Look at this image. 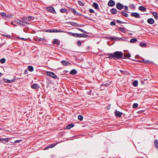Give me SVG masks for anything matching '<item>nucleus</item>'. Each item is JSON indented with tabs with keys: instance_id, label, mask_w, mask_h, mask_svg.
I'll return each instance as SVG.
<instances>
[{
	"instance_id": "nucleus-1",
	"label": "nucleus",
	"mask_w": 158,
	"mask_h": 158,
	"mask_svg": "<svg viewBox=\"0 0 158 158\" xmlns=\"http://www.w3.org/2000/svg\"><path fill=\"white\" fill-rule=\"evenodd\" d=\"M114 59H118L122 58L123 53V52L119 51H116L113 53Z\"/></svg>"
},
{
	"instance_id": "nucleus-2",
	"label": "nucleus",
	"mask_w": 158,
	"mask_h": 158,
	"mask_svg": "<svg viewBox=\"0 0 158 158\" xmlns=\"http://www.w3.org/2000/svg\"><path fill=\"white\" fill-rule=\"evenodd\" d=\"M16 22L18 24H19L23 26H25L27 24H29V23L25 21H23L19 19H18Z\"/></svg>"
},
{
	"instance_id": "nucleus-3",
	"label": "nucleus",
	"mask_w": 158,
	"mask_h": 158,
	"mask_svg": "<svg viewBox=\"0 0 158 158\" xmlns=\"http://www.w3.org/2000/svg\"><path fill=\"white\" fill-rule=\"evenodd\" d=\"M1 16L5 19H10V15H7L5 13L2 12L1 13Z\"/></svg>"
},
{
	"instance_id": "nucleus-4",
	"label": "nucleus",
	"mask_w": 158,
	"mask_h": 158,
	"mask_svg": "<svg viewBox=\"0 0 158 158\" xmlns=\"http://www.w3.org/2000/svg\"><path fill=\"white\" fill-rule=\"evenodd\" d=\"M47 10L49 12H50L52 13L55 14L56 13V12L55 11V10L54 8L52 6H50L49 7H48L47 8Z\"/></svg>"
},
{
	"instance_id": "nucleus-5",
	"label": "nucleus",
	"mask_w": 158,
	"mask_h": 158,
	"mask_svg": "<svg viewBox=\"0 0 158 158\" xmlns=\"http://www.w3.org/2000/svg\"><path fill=\"white\" fill-rule=\"evenodd\" d=\"M47 73L48 75L53 78L54 79H56L57 78V76L53 72H48Z\"/></svg>"
},
{
	"instance_id": "nucleus-6",
	"label": "nucleus",
	"mask_w": 158,
	"mask_h": 158,
	"mask_svg": "<svg viewBox=\"0 0 158 158\" xmlns=\"http://www.w3.org/2000/svg\"><path fill=\"white\" fill-rule=\"evenodd\" d=\"M116 7L119 10H121L123 8V5L120 3H118L116 5Z\"/></svg>"
},
{
	"instance_id": "nucleus-7",
	"label": "nucleus",
	"mask_w": 158,
	"mask_h": 158,
	"mask_svg": "<svg viewBox=\"0 0 158 158\" xmlns=\"http://www.w3.org/2000/svg\"><path fill=\"white\" fill-rule=\"evenodd\" d=\"M115 4V2L112 0H110L109 1L108 5L109 6H113Z\"/></svg>"
},
{
	"instance_id": "nucleus-8",
	"label": "nucleus",
	"mask_w": 158,
	"mask_h": 158,
	"mask_svg": "<svg viewBox=\"0 0 158 158\" xmlns=\"http://www.w3.org/2000/svg\"><path fill=\"white\" fill-rule=\"evenodd\" d=\"M131 15L136 18H139L140 17L139 15L136 12H132L131 13Z\"/></svg>"
},
{
	"instance_id": "nucleus-9",
	"label": "nucleus",
	"mask_w": 158,
	"mask_h": 158,
	"mask_svg": "<svg viewBox=\"0 0 158 158\" xmlns=\"http://www.w3.org/2000/svg\"><path fill=\"white\" fill-rule=\"evenodd\" d=\"M47 31L49 32H61V31H59L57 29L48 30Z\"/></svg>"
},
{
	"instance_id": "nucleus-10",
	"label": "nucleus",
	"mask_w": 158,
	"mask_h": 158,
	"mask_svg": "<svg viewBox=\"0 0 158 158\" xmlns=\"http://www.w3.org/2000/svg\"><path fill=\"white\" fill-rule=\"evenodd\" d=\"M31 87L33 89H39L40 88V86L38 84H33L31 85Z\"/></svg>"
},
{
	"instance_id": "nucleus-11",
	"label": "nucleus",
	"mask_w": 158,
	"mask_h": 158,
	"mask_svg": "<svg viewBox=\"0 0 158 158\" xmlns=\"http://www.w3.org/2000/svg\"><path fill=\"white\" fill-rule=\"evenodd\" d=\"M32 17L30 16L27 17H23L22 18V19L24 21H30L32 18Z\"/></svg>"
},
{
	"instance_id": "nucleus-12",
	"label": "nucleus",
	"mask_w": 158,
	"mask_h": 158,
	"mask_svg": "<svg viewBox=\"0 0 158 158\" xmlns=\"http://www.w3.org/2000/svg\"><path fill=\"white\" fill-rule=\"evenodd\" d=\"M147 22L149 24H152L154 23V21L153 19L152 18H149L148 19Z\"/></svg>"
},
{
	"instance_id": "nucleus-13",
	"label": "nucleus",
	"mask_w": 158,
	"mask_h": 158,
	"mask_svg": "<svg viewBox=\"0 0 158 158\" xmlns=\"http://www.w3.org/2000/svg\"><path fill=\"white\" fill-rule=\"evenodd\" d=\"M139 9L143 11H145L146 10V8L143 6H140L139 7Z\"/></svg>"
},
{
	"instance_id": "nucleus-14",
	"label": "nucleus",
	"mask_w": 158,
	"mask_h": 158,
	"mask_svg": "<svg viewBox=\"0 0 158 158\" xmlns=\"http://www.w3.org/2000/svg\"><path fill=\"white\" fill-rule=\"evenodd\" d=\"M122 114V113L118 111H116L115 112V116L118 117H120Z\"/></svg>"
},
{
	"instance_id": "nucleus-15",
	"label": "nucleus",
	"mask_w": 158,
	"mask_h": 158,
	"mask_svg": "<svg viewBox=\"0 0 158 158\" xmlns=\"http://www.w3.org/2000/svg\"><path fill=\"white\" fill-rule=\"evenodd\" d=\"M69 10L72 11L75 15H78V13L74 9L70 8L69 9Z\"/></svg>"
},
{
	"instance_id": "nucleus-16",
	"label": "nucleus",
	"mask_w": 158,
	"mask_h": 158,
	"mask_svg": "<svg viewBox=\"0 0 158 158\" xmlns=\"http://www.w3.org/2000/svg\"><path fill=\"white\" fill-rule=\"evenodd\" d=\"M0 141H2V142L5 143L4 142H8V139L7 138L3 139V138H0Z\"/></svg>"
},
{
	"instance_id": "nucleus-17",
	"label": "nucleus",
	"mask_w": 158,
	"mask_h": 158,
	"mask_svg": "<svg viewBox=\"0 0 158 158\" xmlns=\"http://www.w3.org/2000/svg\"><path fill=\"white\" fill-rule=\"evenodd\" d=\"M110 12L113 14H115L117 12V10L115 8H113L111 9Z\"/></svg>"
},
{
	"instance_id": "nucleus-18",
	"label": "nucleus",
	"mask_w": 158,
	"mask_h": 158,
	"mask_svg": "<svg viewBox=\"0 0 158 158\" xmlns=\"http://www.w3.org/2000/svg\"><path fill=\"white\" fill-rule=\"evenodd\" d=\"M113 54L112 53H108L107 55L109 56L107 57V58L111 59H114V56Z\"/></svg>"
},
{
	"instance_id": "nucleus-19",
	"label": "nucleus",
	"mask_w": 158,
	"mask_h": 158,
	"mask_svg": "<svg viewBox=\"0 0 158 158\" xmlns=\"http://www.w3.org/2000/svg\"><path fill=\"white\" fill-rule=\"evenodd\" d=\"M93 6L96 9L98 10L99 9L98 4L96 2H94L93 4Z\"/></svg>"
},
{
	"instance_id": "nucleus-20",
	"label": "nucleus",
	"mask_w": 158,
	"mask_h": 158,
	"mask_svg": "<svg viewBox=\"0 0 158 158\" xmlns=\"http://www.w3.org/2000/svg\"><path fill=\"white\" fill-rule=\"evenodd\" d=\"M77 73V71L75 69H72L70 72V73L71 74L74 75Z\"/></svg>"
},
{
	"instance_id": "nucleus-21",
	"label": "nucleus",
	"mask_w": 158,
	"mask_h": 158,
	"mask_svg": "<svg viewBox=\"0 0 158 158\" xmlns=\"http://www.w3.org/2000/svg\"><path fill=\"white\" fill-rule=\"evenodd\" d=\"M62 63L65 66L68 65L69 64H70V63H69L68 61L66 60L62 61Z\"/></svg>"
},
{
	"instance_id": "nucleus-22",
	"label": "nucleus",
	"mask_w": 158,
	"mask_h": 158,
	"mask_svg": "<svg viewBox=\"0 0 158 158\" xmlns=\"http://www.w3.org/2000/svg\"><path fill=\"white\" fill-rule=\"evenodd\" d=\"M52 43L53 44H56L57 45H59L60 44V43L59 42H58V40L57 39H55L54 40V41L52 42Z\"/></svg>"
},
{
	"instance_id": "nucleus-23",
	"label": "nucleus",
	"mask_w": 158,
	"mask_h": 158,
	"mask_svg": "<svg viewBox=\"0 0 158 158\" xmlns=\"http://www.w3.org/2000/svg\"><path fill=\"white\" fill-rule=\"evenodd\" d=\"M27 69L30 71L32 72L33 71L34 69L32 66H29L27 67Z\"/></svg>"
},
{
	"instance_id": "nucleus-24",
	"label": "nucleus",
	"mask_w": 158,
	"mask_h": 158,
	"mask_svg": "<svg viewBox=\"0 0 158 158\" xmlns=\"http://www.w3.org/2000/svg\"><path fill=\"white\" fill-rule=\"evenodd\" d=\"M138 81L137 80H135L133 82V85L135 87H136V86H137V85H138Z\"/></svg>"
},
{
	"instance_id": "nucleus-25",
	"label": "nucleus",
	"mask_w": 158,
	"mask_h": 158,
	"mask_svg": "<svg viewBox=\"0 0 158 158\" xmlns=\"http://www.w3.org/2000/svg\"><path fill=\"white\" fill-rule=\"evenodd\" d=\"M74 126V124L73 123L70 124L66 126V128L68 129H69L71 128Z\"/></svg>"
},
{
	"instance_id": "nucleus-26",
	"label": "nucleus",
	"mask_w": 158,
	"mask_h": 158,
	"mask_svg": "<svg viewBox=\"0 0 158 158\" xmlns=\"http://www.w3.org/2000/svg\"><path fill=\"white\" fill-rule=\"evenodd\" d=\"M60 11L62 13H64L65 12H67V9L65 8L61 9L60 10Z\"/></svg>"
},
{
	"instance_id": "nucleus-27",
	"label": "nucleus",
	"mask_w": 158,
	"mask_h": 158,
	"mask_svg": "<svg viewBox=\"0 0 158 158\" xmlns=\"http://www.w3.org/2000/svg\"><path fill=\"white\" fill-rule=\"evenodd\" d=\"M136 41H137V39L136 38H133V39H132L130 40V42L131 43H135Z\"/></svg>"
},
{
	"instance_id": "nucleus-28",
	"label": "nucleus",
	"mask_w": 158,
	"mask_h": 158,
	"mask_svg": "<svg viewBox=\"0 0 158 158\" xmlns=\"http://www.w3.org/2000/svg\"><path fill=\"white\" fill-rule=\"evenodd\" d=\"M68 34L69 35H72L73 36L76 37V35H77V33H73L72 32H68Z\"/></svg>"
},
{
	"instance_id": "nucleus-29",
	"label": "nucleus",
	"mask_w": 158,
	"mask_h": 158,
	"mask_svg": "<svg viewBox=\"0 0 158 158\" xmlns=\"http://www.w3.org/2000/svg\"><path fill=\"white\" fill-rule=\"evenodd\" d=\"M121 13L122 14V15H123L125 17H127L128 16V15L127 14L125 13L124 12L122 11L121 12Z\"/></svg>"
},
{
	"instance_id": "nucleus-30",
	"label": "nucleus",
	"mask_w": 158,
	"mask_h": 158,
	"mask_svg": "<svg viewBox=\"0 0 158 158\" xmlns=\"http://www.w3.org/2000/svg\"><path fill=\"white\" fill-rule=\"evenodd\" d=\"M6 61V59L4 58L1 59L0 60V62L2 64L4 63Z\"/></svg>"
},
{
	"instance_id": "nucleus-31",
	"label": "nucleus",
	"mask_w": 158,
	"mask_h": 158,
	"mask_svg": "<svg viewBox=\"0 0 158 158\" xmlns=\"http://www.w3.org/2000/svg\"><path fill=\"white\" fill-rule=\"evenodd\" d=\"M139 45L141 47H144L146 46L147 45V44L146 43H140Z\"/></svg>"
},
{
	"instance_id": "nucleus-32",
	"label": "nucleus",
	"mask_w": 158,
	"mask_h": 158,
	"mask_svg": "<svg viewBox=\"0 0 158 158\" xmlns=\"http://www.w3.org/2000/svg\"><path fill=\"white\" fill-rule=\"evenodd\" d=\"M157 14L155 12H154L152 13V15L154 16L155 18L156 19H158V17L157 16Z\"/></svg>"
},
{
	"instance_id": "nucleus-33",
	"label": "nucleus",
	"mask_w": 158,
	"mask_h": 158,
	"mask_svg": "<svg viewBox=\"0 0 158 158\" xmlns=\"http://www.w3.org/2000/svg\"><path fill=\"white\" fill-rule=\"evenodd\" d=\"M78 118L79 120L82 121L83 119V117L81 115H79L78 117Z\"/></svg>"
},
{
	"instance_id": "nucleus-34",
	"label": "nucleus",
	"mask_w": 158,
	"mask_h": 158,
	"mask_svg": "<svg viewBox=\"0 0 158 158\" xmlns=\"http://www.w3.org/2000/svg\"><path fill=\"white\" fill-rule=\"evenodd\" d=\"M138 106V104L136 103H134L132 106V107L133 108H135L137 107Z\"/></svg>"
},
{
	"instance_id": "nucleus-35",
	"label": "nucleus",
	"mask_w": 158,
	"mask_h": 158,
	"mask_svg": "<svg viewBox=\"0 0 158 158\" xmlns=\"http://www.w3.org/2000/svg\"><path fill=\"white\" fill-rule=\"evenodd\" d=\"M129 7L131 9H134L135 8V5L133 4H131L129 6Z\"/></svg>"
},
{
	"instance_id": "nucleus-36",
	"label": "nucleus",
	"mask_w": 158,
	"mask_h": 158,
	"mask_svg": "<svg viewBox=\"0 0 158 158\" xmlns=\"http://www.w3.org/2000/svg\"><path fill=\"white\" fill-rule=\"evenodd\" d=\"M124 56L125 57H131V55L129 53H127V54L125 53L124 54Z\"/></svg>"
},
{
	"instance_id": "nucleus-37",
	"label": "nucleus",
	"mask_w": 158,
	"mask_h": 158,
	"mask_svg": "<svg viewBox=\"0 0 158 158\" xmlns=\"http://www.w3.org/2000/svg\"><path fill=\"white\" fill-rule=\"evenodd\" d=\"M155 144L157 148H158V140H156L155 142Z\"/></svg>"
},
{
	"instance_id": "nucleus-38",
	"label": "nucleus",
	"mask_w": 158,
	"mask_h": 158,
	"mask_svg": "<svg viewBox=\"0 0 158 158\" xmlns=\"http://www.w3.org/2000/svg\"><path fill=\"white\" fill-rule=\"evenodd\" d=\"M78 29L81 31L82 32H83V33H87V32H86L85 31H84V30L81 29V28H78Z\"/></svg>"
},
{
	"instance_id": "nucleus-39",
	"label": "nucleus",
	"mask_w": 158,
	"mask_h": 158,
	"mask_svg": "<svg viewBox=\"0 0 158 158\" xmlns=\"http://www.w3.org/2000/svg\"><path fill=\"white\" fill-rule=\"evenodd\" d=\"M76 37H82V34H78V33H77V35H76Z\"/></svg>"
},
{
	"instance_id": "nucleus-40",
	"label": "nucleus",
	"mask_w": 158,
	"mask_h": 158,
	"mask_svg": "<svg viewBox=\"0 0 158 158\" xmlns=\"http://www.w3.org/2000/svg\"><path fill=\"white\" fill-rule=\"evenodd\" d=\"M119 30L123 32H125L124 29L122 27H120L119 28Z\"/></svg>"
},
{
	"instance_id": "nucleus-41",
	"label": "nucleus",
	"mask_w": 158,
	"mask_h": 158,
	"mask_svg": "<svg viewBox=\"0 0 158 158\" xmlns=\"http://www.w3.org/2000/svg\"><path fill=\"white\" fill-rule=\"evenodd\" d=\"M5 81L7 83H10L12 82L13 81L6 79L5 80Z\"/></svg>"
},
{
	"instance_id": "nucleus-42",
	"label": "nucleus",
	"mask_w": 158,
	"mask_h": 158,
	"mask_svg": "<svg viewBox=\"0 0 158 158\" xmlns=\"http://www.w3.org/2000/svg\"><path fill=\"white\" fill-rule=\"evenodd\" d=\"M116 24L114 22V21H112L110 22V25L111 26H115V25Z\"/></svg>"
},
{
	"instance_id": "nucleus-43",
	"label": "nucleus",
	"mask_w": 158,
	"mask_h": 158,
	"mask_svg": "<svg viewBox=\"0 0 158 158\" xmlns=\"http://www.w3.org/2000/svg\"><path fill=\"white\" fill-rule=\"evenodd\" d=\"M56 144H57V143L52 144L50 145L49 146V147L50 148H53V147H54L55 146Z\"/></svg>"
},
{
	"instance_id": "nucleus-44",
	"label": "nucleus",
	"mask_w": 158,
	"mask_h": 158,
	"mask_svg": "<svg viewBox=\"0 0 158 158\" xmlns=\"http://www.w3.org/2000/svg\"><path fill=\"white\" fill-rule=\"evenodd\" d=\"M77 45L80 46L81 45V42L80 40H78L77 42Z\"/></svg>"
},
{
	"instance_id": "nucleus-45",
	"label": "nucleus",
	"mask_w": 158,
	"mask_h": 158,
	"mask_svg": "<svg viewBox=\"0 0 158 158\" xmlns=\"http://www.w3.org/2000/svg\"><path fill=\"white\" fill-rule=\"evenodd\" d=\"M79 4L81 6H83L84 5V4L81 1H79Z\"/></svg>"
},
{
	"instance_id": "nucleus-46",
	"label": "nucleus",
	"mask_w": 158,
	"mask_h": 158,
	"mask_svg": "<svg viewBox=\"0 0 158 158\" xmlns=\"http://www.w3.org/2000/svg\"><path fill=\"white\" fill-rule=\"evenodd\" d=\"M82 37H85V38H86L88 36V35L86 34H82Z\"/></svg>"
},
{
	"instance_id": "nucleus-47",
	"label": "nucleus",
	"mask_w": 158,
	"mask_h": 158,
	"mask_svg": "<svg viewBox=\"0 0 158 158\" xmlns=\"http://www.w3.org/2000/svg\"><path fill=\"white\" fill-rule=\"evenodd\" d=\"M89 12L91 13H94V11L92 9H89Z\"/></svg>"
},
{
	"instance_id": "nucleus-48",
	"label": "nucleus",
	"mask_w": 158,
	"mask_h": 158,
	"mask_svg": "<svg viewBox=\"0 0 158 158\" xmlns=\"http://www.w3.org/2000/svg\"><path fill=\"white\" fill-rule=\"evenodd\" d=\"M124 9L125 10H128V7L127 6H125L124 7Z\"/></svg>"
},
{
	"instance_id": "nucleus-49",
	"label": "nucleus",
	"mask_w": 158,
	"mask_h": 158,
	"mask_svg": "<svg viewBox=\"0 0 158 158\" xmlns=\"http://www.w3.org/2000/svg\"><path fill=\"white\" fill-rule=\"evenodd\" d=\"M21 141V140H16L15 141V143H19Z\"/></svg>"
},
{
	"instance_id": "nucleus-50",
	"label": "nucleus",
	"mask_w": 158,
	"mask_h": 158,
	"mask_svg": "<svg viewBox=\"0 0 158 158\" xmlns=\"http://www.w3.org/2000/svg\"><path fill=\"white\" fill-rule=\"evenodd\" d=\"M143 61H144V63H150V62L149 61H148V60H143Z\"/></svg>"
},
{
	"instance_id": "nucleus-51",
	"label": "nucleus",
	"mask_w": 158,
	"mask_h": 158,
	"mask_svg": "<svg viewBox=\"0 0 158 158\" xmlns=\"http://www.w3.org/2000/svg\"><path fill=\"white\" fill-rule=\"evenodd\" d=\"M44 39H43V38H40L39 39H38V41H41L42 40H44Z\"/></svg>"
},
{
	"instance_id": "nucleus-52",
	"label": "nucleus",
	"mask_w": 158,
	"mask_h": 158,
	"mask_svg": "<svg viewBox=\"0 0 158 158\" xmlns=\"http://www.w3.org/2000/svg\"><path fill=\"white\" fill-rule=\"evenodd\" d=\"M117 22L118 23H122V22L121 21H120V20H117Z\"/></svg>"
},
{
	"instance_id": "nucleus-53",
	"label": "nucleus",
	"mask_w": 158,
	"mask_h": 158,
	"mask_svg": "<svg viewBox=\"0 0 158 158\" xmlns=\"http://www.w3.org/2000/svg\"><path fill=\"white\" fill-rule=\"evenodd\" d=\"M5 36H6V37H8V38H10V35H5Z\"/></svg>"
},
{
	"instance_id": "nucleus-54",
	"label": "nucleus",
	"mask_w": 158,
	"mask_h": 158,
	"mask_svg": "<svg viewBox=\"0 0 158 158\" xmlns=\"http://www.w3.org/2000/svg\"><path fill=\"white\" fill-rule=\"evenodd\" d=\"M48 148H50L49 147V146L48 147H47L46 148H45L44 149V150H46V149H47Z\"/></svg>"
},
{
	"instance_id": "nucleus-55",
	"label": "nucleus",
	"mask_w": 158,
	"mask_h": 158,
	"mask_svg": "<svg viewBox=\"0 0 158 158\" xmlns=\"http://www.w3.org/2000/svg\"><path fill=\"white\" fill-rule=\"evenodd\" d=\"M111 39H113V40L116 39V38H115L113 37H112L111 38Z\"/></svg>"
},
{
	"instance_id": "nucleus-56",
	"label": "nucleus",
	"mask_w": 158,
	"mask_h": 158,
	"mask_svg": "<svg viewBox=\"0 0 158 158\" xmlns=\"http://www.w3.org/2000/svg\"><path fill=\"white\" fill-rule=\"evenodd\" d=\"M13 25H14L15 26H17V25H15L14 24H13L12 23H11Z\"/></svg>"
},
{
	"instance_id": "nucleus-57",
	"label": "nucleus",
	"mask_w": 158,
	"mask_h": 158,
	"mask_svg": "<svg viewBox=\"0 0 158 158\" xmlns=\"http://www.w3.org/2000/svg\"><path fill=\"white\" fill-rule=\"evenodd\" d=\"M120 71L122 73H123L124 72V71H123L122 70H120Z\"/></svg>"
},
{
	"instance_id": "nucleus-58",
	"label": "nucleus",
	"mask_w": 158,
	"mask_h": 158,
	"mask_svg": "<svg viewBox=\"0 0 158 158\" xmlns=\"http://www.w3.org/2000/svg\"><path fill=\"white\" fill-rule=\"evenodd\" d=\"M2 75L1 73H0V77Z\"/></svg>"
},
{
	"instance_id": "nucleus-59",
	"label": "nucleus",
	"mask_w": 158,
	"mask_h": 158,
	"mask_svg": "<svg viewBox=\"0 0 158 158\" xmlns=\"http://www.w3.org/2000/svg\"><path fill=\"white\" fill-rule=\"evenodd\" d=\"M138 55H136V56H135V57H138Z\"/></svg>"
}]
</instances>
